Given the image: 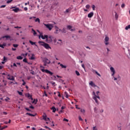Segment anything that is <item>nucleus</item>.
Segmentation results:
<instances>
[{
  "label": "nucleus",
  "instance_id": "38",
  "mask_svg": "<svg viewBox=\"0 0 130 130\" xmlns=\"http://www.w3.org/2000/svg\"><path fill=\"white\" fill-rule=\"evenodd\" d=\"M95 74H96L98 76H99V77H101V75H100V74H99V73H98V72L95 71Z\"/></svg>",
  "mask_w": 130,
  "mask_h": 130
},
{
  "label": "nucleus",
  "instance_id": "48",
  "mask_svg": "<svg viewBox=\"0 0 130 130\" xmlns=\"http://www.w3.org/2000/svg\"><path fill=\"white\" fill-rule=\"evenodd\" d=\"M22 82H23L22 85L25 86V85H26V82L24 81V80H22Z\"/></svg>",
  "mask_w": 130,
  "mask_h": 130
},
{
  "label": "nucleus",
  "instance_id": "9",
  "mask_svg": "<svg viewBox=\"0 0 130 130\" xmlns=\"http://www.w3.org/2000/svg\"><path fill=\"white\" fill-rule=\"evenodd\" d=\"M109 38L108 37L106 36L105 39V44L106 45H108L109 44Z\"/></svg>",
  "mask_w": 130,
  "mask_h": 130
},
{
  "label": "nucleus",
  "instance_id": "61",
  "mask_svg": "<svg viewBox=\"0 0 130 130\" xmlns=\"http://www.w3.org/2000/svg\"><path fill=\"white\" fill-rule=\"evenodd\" d=\"M24 11H28V8L27 7H25L24 8Z\"/></svg>",
  "mask_w": 130,
  "mask_h": 130
},
{
  "label": "nucleus",
  "instance_id": "44",
  "mask_svg": "<svg viewBox=\"0 0 130 130\" xmlns=\"http://www.w3.org/2000/svg\"><path fill=\"white\" fill-rule=\"evenodd\" d=\"M61 32H62V33H66V29H64V28H63L62 29V30H61Z\"/></svg>",
  "mask_w": 130,
  "mask_h": 130
},
{
  "label": "nucleus",
  "instance_id": "24",
  "mask_svg": "<svg viewBox=\"0 0 130 130\" xmlns=\"http://www.w3.org/2000/svg\"><path fill=\"white\" fill-rule=\"evenodd\" d=\"M115 18L116 20H117L118 19V15H117V13L116 12H115Z\"/></svg>",
  "mask_w": 130,
  "mask_h": 130
},
{
  "label": "nucleus",
  "instance_id": "11",
  "mask_svg": "<svg viewBox=\"0 0 130 130\" xmlns=\"http://www.w3.org/2000/svg\"><path fill=\"white\" fill-rule=\"evenodd\" d=\"M11 9H13L12 10V11L13 12H14L15 13H18V12H19V11H20V9L18 8H16V7H12Z\"/></svg>",
  "mask_w": 130,
  "mask_h": 130
},
{
  "label": "nucleus",
  "instance_id": "29",
  "mask_svg": "<svg viewBox=\"0 0 130 130\" xmlns=\"http://www.w3.org/2000/svg\"><path fill=\"white\" fill-rule=\"evenodd\" d=\"M125 29L126 30H127L128 29H130V24L128 25L127 26H126L125 28Z\"/></svg>",
  "mask_w": 130,
  "mask_h": 130
},
{
  "label": "nucleus",
  "instance_id": "7",
  "mask_svg": "<svg viewBox=\"0 0 130 130\" xmlns=\"http://www.w3.org/2000/svg\"><path fill=\"white\" fill-rule=\"evenodd\" d=\"M43 119L45 121H48V120L49 121L50 120V119H49V118H47V116L46 115V114H45V113H44L43 115Z\"/></svg>",
  "mask_w": 130,
  "mask_h": 130
},
{
  "label": "nucleus",
  "instance_id": "4",
  "mask_svg": "<svg viewBox=\"0 0 130 130\" xmlns=\"http://www.w3.org/2000/svg\"><path fill=\"white\" fill-rule=\"evenodd\" d=\"M43 62H44V66L46 67L47 64H49V63H50L51 61L47 58L45 57L43 59Z\"/></svg>",
  "mask_w": 130,
  "mask_h": 130
},
{
  "label": "nucleus",
  "instance_id": "51",
  "mask_svg": "<svg viewBox=\"0 0 130 130\" xmlns=\"http://www.w3.org/2000/svg\"><path fill=\"white\" fill-rule=\"evenodd\" d=\"M79 120H80V121H83V119H82V118L81 117V116L79 117Z\"/></svg>",
  "mask_w": 130,
  "mask_h": 130
},
{
  "label": "nucleus",
  "instance_id": "34",
  "mask_svg": "<svg viewBox=\"0 0 130 130\" xmlns=\"http://www.w3.org/2000/svg\"><path fill=\"white\" fill-rule=\"evenodd\" d=\"M3 60H4V61H5V62H6V61H7V57H6V56H4Z\"/></svg>",
  "mask_w": 130,
  "mask_h": 130
},
{
  "label": "nucleus",
  "instance_id": "64",
  "mask_svg": "<svg viewBox=\"0 0 130 130\" xmlns=\"http://www.w3.org/2000/svg\"><path fill=\"white\" fill-rule=\"evenodd\" d=\"M51 83L52 85H55V82H52Z\"/></svg>",
  "mask_w": 130,
  "mask_h": 130
},
{
  "label": "nucleus",
  "instance_id": "37",
  "mask_svg": "<svg viewBox=\"0 0 130 130\" xmlns=\"http://www.w3.org/2000/svg\"><path fill=\"white\" fill-rule=\"evenodd\" d=\"M17 92L18 93V94L19 95H20L21 96H22L23 95V93L21 91H17Z\"/></svg>",
  "mask_w": 130,
  "mask_h": 130
},
{
  "label": "nucleus",
  "instance_id": "46",
  "mask_svg": "<svg viewBox=\"0 0 130 130\" xmlns=\"http://www.w3.org/2000/svg\"><path fill=\"white\" fill-rule=\"evenodd\" d=\"M14 28L15 29H21V28H22V27H20V26H15Z\"/></svg>",
  "mask_w": 130,
  "mask_h": 130
},
{
  "label": "nucleus",
  "instance_id": "35",
  "mask_svg": "<svg viewBox=\"0 0 130 130\" xmlns=\"http://www.w3.org/2000/svg\"><path fill=\"white\" fill-rule=\"evenodd\" d=\"M10 98L9 97H7L6 99H5V101L6 102H8L9 101V100H10Z\"/></svg>",
  "mask_w": 130,
  "mask_h": 130
},
{
  "label": "nucleus",
  "instance_id": "63",
  "mask_svg": "<svg viewBox=\"0 0 130 130\" xmlns=\"http://www.w3.org/2000/svg\"><path fill=\"white\" fill-rule=\"evenodd\" d=\"M82 67L85 70V65H84V64H82Z\"/></svg>",
  "mask_w": 130,
  "mask_h": 130
},
{
  "label": "nucleus",
  "instance_id": "32",
  "mask_svg": "<svg viewBox=\"0 0 130 130\" xmlns=\"http://www.w3.org/2000/svg\"><path fill=\"white\" fill-rule=\"evenodd\" d=\"M13 47H15V48H17V47H18V46H19V45L14 44L13 45Z\"/></svg>",
  "mask_w": 130,
  "mask_h": 130
},
{
  "label": "nucleus",
  "instance_id": "23",
  "mask_svg": "<svg viewBox=\"0 0 130 130\" xmlns=\"http://www.w3.org/2000/svg\"><path fill=\"white\" fill-rule=\"evenodd\" d=\"M60 66L62 69H67V67L62 64H60Z\"/></svg>",
  "mask_w": 130,
  "mask_h": 130
},
{
  "label": "nucleus",
  "instance_id": "39",
  "mask_svg": "<svg viewBox=\"0 0 130 130\" xmlns=\"http://www.w3.org/2000/svg\"><path fill=\"white\" fill-rule=\"evenodd\" d=\"M75 73H76V74L77 75V76H80V73L78 72V71H76Z\"/></svg>",
  "mask_w": 130,
  "mask_h": 130
},
{
  "label": "nucleus",
  "instance_id": "41",
  "mask_svg": "<svg viewBox=\"0 0 130 130\" xmlns=\"http://www.w3.org/2000/svg\"><path fill=\"white\" fill-rule=\"evenodd\" d=\"M86 9H90V5H86L85 6Z\"/></svg>",
  "mask_w": 130,
  "mask_h": 130
},
{
  "label": "nucleus",
  "instance_id": "56",
  "mask_svg": "<svg viewBox=\"0 0 130 130\" xmlns=\"http://www.w3.org/2000/svg\"><path fill=\"white\" fill-rule=\"evenodd\" d=\"M3 129H5V127H2L1 126H0V130H3Z\"/></svg>",
  "mask_w": 130,
  "mask_h": 130
},
{
  "label": "nucleus",
  "instance_id": "20",
  "mask_svg": "<svg viewBox=\"0 0 130 130\" xmlns=\"http://www.w3.org/2000/svg\"><path fill=\"white\" fill-rule=\"evenodd\" d=\"M34 56H35V55H34V54H32L31 56L30 57V59L31 60H34V59H35V57Z\"/></svg>",
  "mask_w": 130,
  "mask_h": 130
},
{
  "label": "nucleus",
  "instance_id": "57",
  "mask_svg": "<svg viewBox=\"0 0 130 130\" xmlns=\"http://www.w3.org/2000/svg\"><path fill=\"white\" fill-rule=\"evenodd\" d=\"M75 106H76V108L77 109H81V108L78 107V105H76Z\"/></svg>",
  "mask_w": 130,
  "mask_h": 130
},
{
  "label": "nucleus",
  "instance_id": "47",
  "mask_svg": "<svg viewBox=\"0 0 130 130\" xmlns=\"http://www.w3.org/2000/svg\"><path fill=\"white\" fill-rule=\"evenodd\" d=\"M92 129L93 130H98V128H97V127H96V126H93Z\"/></svg>",
  "mask_w": 130,
  "mask_h": 130
},
{
  "label": "nucleus",
  "instance_id": "55",
  "mask_svg": "<svg viewBox=\"0 0 130 130\" xmlns=\"http://www.w3.org/2000/svg\"><path fill=\"white\" fill-rule=\"evenodd\" d=\"M1 9H2L3 8H6V5H2L0 7Z\"/></svg>",
  "mask_w": 130,
  "mask_h": 130
},
{
  "label": "nucleus",
  "instance_id": "54",
  "mask_svg": "<svg viewBox=\"0 0 130 130\" xmlns=\"http://www.w3.org/2000/svg\"><path fill=\"white\" fill-rule=\"evenodd\" d=\"M25 109L27 110V111H31V110L29 109L28 108H25Z\"/></svg>",
  "mask_w": 130,
  "mask_h": 130
},
{
  "label": "nucleus",
  "instance_id": "10",
  "mask_svg": "<svg viewBox=\"0 0 130 130\" xmlns=\"http://www.w3.org/2000/svg\"><path fill=\"white\" fill-rule=\"evenodd\" d=\"M110 71L112 73V76L114 78V75L115 74V70H114V68L113 67H111Z\"/></svg>",
  "mask_w": 130,
  "mask_h": 130
},
{
  "label": "nucleus",
  "instance_id": "43",
  "mask_svg": "<svg viewBox=\"0 0 130 130\" xmlns=\"http://www.w3.org/2000/svg\"><path fill=\"white\" fill-rule=\"evenodd\" d=\"M44 37L45 39H46V40H47V39L48 38V36L45 35Z\"/></svg>",
  "mask_w": 130,
  "mask_h": 130
},
{
  "label": "nucleus",
  "instance_id": "59",
  "mask_svg": "<svg viewBox=\"0 0 130 130\" xmlns=\"http://www.w3.org/2000/svg\"><path fill=\"white\" fill-rule=\"evenodd\" d=\"M3 114L4 115H7L8 114V113L6 112H3Z\"/></svg>",
  "mask_w": 130,
  "mask_h": 130
},
{
  "label": "nucleus",
  "instance_id": "2",
  "mask_svg": "<svg viewBox=\"0 0 130 130\" xmlns=\"http://www.w3.org/2000/svg\"><path fill=\"white\" fill-rule=\"evenodd\" d=\"M93 95H94V96H93L92 99H93V100H94L95 103H96L97 105H99V102H98V99H100V96H99V95H96V93H95V92L93 91Z\"/></svg>",
  "mask_w": 130,
  "mask_h": 130
},
{
  "label": "nucleus",
  "instance_id": "25",
  "mask_svg": "<svg viewBox=\"0 0 130 130\" xmlns=\"http://www.w3.org/2000/svg\"><path fill=\"white\" fill-rule=\"evenodd\" d=\"M52 110H53V112H55V111H56V109L55 108V107H52L51 108Z\"/></svg>",
  "mask_w": 130,
  "mask_h": 130
},
{
  "label": "nucleus",
  "instance_id": "22",
  "mask_svg": "<svg viewBox=\"0 0 130 130\" xmlns=\"http://www.w3.org/2000/svg\"><path fill=\"white\" fill-rule=\"evenodd\" d=\"M68 29H69V30H71V31H74V29H72V27L71 25L67 26Z\"/></svg>",
  "mask_w": 130,
  "mask_h": 130
},
{
  "label": "nucleus",
  "instance_id": "52",
  "mask_svg": "<svg viewBox=\"0 0 130 130\" xmlns=\"http://www.w3.org/2000/svg\"><path fill=\"white\" fill-rule=\"evenodd\" d=\"M80 111L82 113H85V110L81 109Z\"/></svg>",
  "mask_w": 130,
  "mask_h": 130
},
{
  "label": "nucleus",
  "instance_id": "26",
  "mask_svg": "<svg viewBox=\"0 0 130 130\" xmlns=\"http://www.w3.org/2000/svg\"><path fill=\"white\" fill-rule=\"evenodd\" d=\"M37 102H38V100L36 99H34L32 103H35V104H37Z\"/></svg>",
  "mask_w": 130,
  "mask_h": 130
},
{
  "label": "nucleus",
  "instance_id": "28",
  "mask_svg": "<svg viewBox=\"0 0 130 130\" xmlns=\"http://www.w3.org/2000/svg\"><path fill=\"white\" fill-rule=\"evenodd\" d=\"M31 31L34 32V35H36V34H37V32H36V31H35L34 29L32 28Z\"/></svg>",
  "mask_w": 130,
  "mask_h": 130
},
{
  "label": "nucleus",
  "instance_id": "36",
  "mask_svg": "<svg viewBox=\"0 0 130 130\" xmlns=\"http://www.w3.org/2000/svg\"><path fill=\"white\" fill-rule=\"evenodd\" d=\"M35 22H38L39 23H40V19H39V18H37L35 20Z\"/></svg>",
  "mask_w": 130,
  "mask_h": 130
},
{
  "label": "nucleus",
  "instance_id": "6",
  "mask_svg": "<svg viewBox=\"0 0 130 130\" xmlns=\"http://www.w3.org/2000/svg\"><path fill=\"white\" fill-rule=\"evenodd\" d=\"M41 70L43 73H44V72H45L46 74H49V75H50V76H52V75H53V73L50 72L49 70L47 69L45 70L44 69H41Z\"/></svg>",
  "mask_w": 130,
  "mask_h": 130
},
{
  "label": "nucleus",
  "instance_id": "53",
  "mask_svg": "<svg viewBox=\"0 0 130 130\" xmlns=\"http://www.w3.org/2000/svg\"><path fill=\"white\" fill-rule=\"evenodd\" d=\"M57 93H58V97H61V95H60V92H59V91H57Z\"/></svg>",
  "mask_w": 130,
  "mask_h": 130
},
{
  "label": "nucleus",
  "instance_id": "5",
  "mask_svg": "<svg viewBox=\"0 0 130 130\" xmlns=\"http://www.w3.org/2000/svg\"><path fill=\"white\" fill-rule=\"evenodd\" d=\"M44 26L47 28L49 30V31H51L52 30V28H53V24H50V23H48V24H45L44 23Z\"/></svg>",
  "mask_w": 130,
  "mask_h": 130
},
{
  "label": "nucleus",
  "instance_id": "31",
  "mask_svg": "<svg viewBox=\"0 0 130 130\" xmlns=\"http://www.w3.org/2000/svg\"><path fill=\"white\" fill-rule=\"evenodd\" d=\"M64 94L66 95V98H69V95L68 94V92H67V91L64 92Z\"/></svg>",
  "mask_w": 130,
  "mask_h": 130
},
{
  "label": "nucleus",
  "instance_id": "49",
  "mask_svg": "<svg viewBox=\"0 0 130 130\" xmlns=\"http://www.w3.org/2000/svg\"><path fill=\"white\" fill-rule=\"evenodd\" d=\"M12 2H13V0L8 1L7 2V4H10V3H12Z\"/></svg>",
  "mask_w": 130,
  "mask_h": 130
},
{
  "label": "nucleus",
  "instance_id": "45",
  "mask_svg": "<svg viewBox=\"0 0 130 130\" xmlns=\"http://www.w3.org/2000/svg\"><path fill=\"white\" fill-rule=\"evenodd\" d=\"M63 121H67V122H69V119H66V118H64V119H63Z\"/></svg>",
  "mask_w": 130,
  "mask_h": 130
},
{
  "label": "nucleus",
  "instance_id": "1",
  "mask_svg": "<svg viewBox=\"0 0 130 130\" xmlns=\"http://www.w3.org/2000/svg\"><path fill=\"white\" fill-rule=\"evenodd\" d=\"M38 43L41 45H42V46H43L44 47H45L46 49H49V48L51 49V47H50L49 45L44 42L39 41Z\"/></svg>",
  "mask_w": 130,
  "mask_h": 130
},
{
  "label": "nucleus",
  "instance_id": "62",
  "mask_svg": "<svg viewBox=\"0 0 130 130\" xmlns=\"http://www.w3.org/2000/svg\"><path fill=\"white\" fill-rule=\"evenodd\" d=\"M13 67H16V68H17V64H16V63H14Z\"/></svg>",
  "mask_w": 130,
  "mask_h": 130
},
{
  "label": "nucleus",
  "instance_id": "16",
  "mask_svg": "<svg viewBox=\"0 0 130 130\" xmlns=\"http://www.w3.org/2000/svg\"><path fill=\"white\" fill-rule=\"evenodd\" d=\"M27 97L28 99H31L32 101H33V98H32V95H31L29 93H28Z\"/></svg>",
  "mask_w": 130,
  "mask_h": 130
},
{
  "label": "nucleus",
  "instance_id": "50",
  "mask_svg": "<svg viewBox=\"0 0 130 130\" xmlns=\"http://www.w3.org/2000/svg\"><path fill=\"white\" fill-rule=\"evenodd\" d=\"M121 7L122 8H124V7H125V5H124V4H122L121 5Z\"/></svg>",
  "mask_w": 130,
  "mask_h": 130
},
{
  "label": "nucleus",
  "instance_id": "12",
  "mask_svg": "<svg viewBox=\"0 0 130 130\" xmlns=\"http://www.w3.org/2000/svg\"><path fill=\"white\" fill-rule=\"evenodd\" d=\"M46 40L48 43H50L52 42V38L51 37V36L48 37Z\"/></svg>",
  "mask_w": 130,
  "mask_h": 130
},
{
  "label": "nucleus",
  "instance_id": "13",
  "mask_svg": "<svg viewBox=\"0 0 130 130\" xmlns=\"http://www.w3.org/2000/svg\"><path fill=\"white\" fill-rule=\"evenodd\" d=\"M74 9V8L73 7H70L69 8H68V9H67L66 10V11L64 12V13H70V12H71L72 11V10H73Z\"/></svg>",
  "mask_w": 130,
  "mask_h": 130
},
{
  "label": "nucleus",
  "instance_id": "60",
  "mask_svg": "<svg viewBox=\"0 0 130 130\" xmlns=\"http://www.w3.org/2000/svg\"><path fill=\"white\" fill-rule=\"evenodd\" d=\"M29 108H31V109H34V107L33 106H30L29 107Z\"/></svg>",
  "mask_w": 130,
  "mask_h": 130
},
{
  "label": "nucleus",
  "instance_id": "15",
  "mask_svg": "<svg viewBox=\"0 0 130 130\" xmlns=\"http://www.w3.org/2000/svg\"><path fill=\"white\" fill-rule=\"evenodd\" d=\"M89 85L91 86L92 87H97V85L93 82V81H90L89 83Z\"/></svg>",
  "mask_w": 130,
  "mask_h": 130
},
{
  "label": "nucleus",
  "instance_id": "8",
  "mask_svg": "<svg viewBox=\"0 0 130 130\" xmlns=\"http://www.w3.org/2000/svg\"><path fill=\"white\" fill-rule=\"evenodd\" d=\"M7 79L10 81H15V77L14 76H11V75L10 74H8Z\"/></svg>",
  "mask_w": 130,
  "mask_h": 130
},
{
  "label": "nucleus",
  "instance_id": "27",
  "mask_svg": "<svg viewBox=\"0 0 130 130\" xmlns=\"http://www.w3.org/2000/svg\"><path fill=\"white\" fill-rule=\"evenodd\" d=\"M17 59H20V60H21V59H23V57L21 56H18L17 57Z\"/></svg>",
  "mask_w": 130,
  "mask_h": 130
},
{
  "label": "nucleus",
  "instance_id": "30",
  "mask_svg": "<svg viewBox=\"0 0 130 130\" xmlns=\"http://www.w3.org/2000/svg\"><path fill=\"white\" fill-rule=\"evenodd\" d=\"M3 38H11V36H4L3 37Z\"/></svg>",
  "mask_w": 130,
  "mask_h": 130
},
{
  "label": "nucleus",
  "instance_id": "42",
  "mask_svg": "<svg viewBox=\"0 0 130 130\" xmlns=\"http://www.w3.org/2000/svg\"><path fill=\"white\" fill-rule=\"evenodd\" d=\"M23 61L24 62H26V63L28 62V61H27V58H26L23 59Z\"/></svg>",
  "mask_w": 130,
  "mask_h": 130
},
{
  "label": "nucleus",
  "instance_id": "58",
  "mask_svg": "<svg viewBox=\"0 0 130 130\" xmlns=\"http://www.w3.org/2000/svg\"><path fill=\"white\" fill-rule=\"evenodd\" d=\"M44 94H45V95L46 96V97H47V93H46V91H44Z\"/></svg>",
  "mask_w": 130,
  "mask_h": 130
},
{
  "label": "nucleus",
  "instance_id": "40",
  "mask_svg": "<svg viewBox=\"0 0 130 130\" xmlns=\"http://www.w3.org/2000/svg\"><path fill=\"white\" fill-rule=\"evenodd\" d=\"M61 31L60 29H56L55 31V33H56V34H57V33H58V31Z\"/></svg>",
  "mask_w": 130,
  "mask_h": 130
},
{
  "label": "nucleus",
  "instance_id": "3",
  "mask_svg": "<svg viewBox=\"0 0 130 130\" xmlns=\"http://www.w3.org/2000/svg\"><path fill=\"white\" fill-rule=\"evenodd\" d=\"M53 42L55 45H61V44H62V41H61V40H58V41H57L56 38H54Z\"/></svg>",
  "mask_w": 130,
  "mask_h": 130
},
{
  "label": "nucleus",
  "instance_id": "33",
  "mask_svg": "<svg viewBox=\"0 0 130 130\" xmlns=\"http://www.w3.org/2000/svg\"><path fill=\"white\" fill-rule=\"evenodd\" d=\"M96 8V7L95 6V5H92V10H93V11H95V8Z\"/></svg>",
  "mask_w": 130,
  "mask_h": 130
},
{
  "label": "nucleus",
  "instance_id": "14",
  "mask_svg": "<svg viewBox=\"0 0 130 130\" xmlns=\"http://www.w3.org/2000/svg\"><path fill=\"white\" fill-rule=\"evenodd\" d=\"M93 16H94V13L90 12L88 14L87 17L88 18H92V17H93Z\"/></svg>",
  "mask_w": 130,
  "mask_h": 130
},
{
  "label": "nucleus",
  "instance_id": "18",
  "mask_svg": "<svg viewBox=\"0 0 130 130\" xmlns=\"http://www.w3.org/2000/svg\"><path fill=\"white\" fill-rule=\"evenodd\" d=\"M26 115H29V116H32V117H35L36 116V114L34 115V114H32L30 113H26Z\"/></svg>",
  "mask_w": 130,
  "mask_h": 130
},
{
  "label": "nucleus",
  "instance_id": "19",
  "mask_svg": "<svg viewBox=\"0 0 130 130\" xmlns=\"http://www.w3.org/2000/svg\"><path fill=\"white\" fill-rule=\"evenodd\" d=\"M29 42L31 45H35L36 46H37V45H36V43L33 42L31 41H29Z\"/></svg>",
  "mask_w": 130,
  "mask_h": 130
},
{
  "label": "nucleus",
  "instance_id": "17",
  "mask_svg": "<svg viewBox=\"0 0 130 130\" xmlns=\"http://www.w3.org/2000/svg\"><path fill=\"white\" fill-rule=\"evenodd\" d=\"M6 45L7 43H4L3 45L0 44V47H1V48H5V47L6 46Z\"/></svg>",
  "mask_w": 130,
  "mask_h": 130
},
{
  "label": "nucleus",
  "instance_id": "21",
  "mask_svg": "<svg viewBox=\"0 0 130 130\" xmlns=\"http://www.w3.org/2000/svg\"><path fill=\"white\" fill-rule=\"evenodd\" d=\"M39 38L41 37L42 39H45V38H44V36L42 35V33H40V36H39Z\"/></svg>",
  "mask_w": 130,
  "mask_h": 130
}]
</instances>
